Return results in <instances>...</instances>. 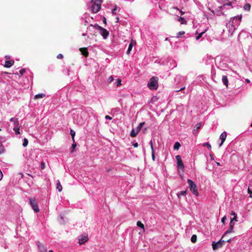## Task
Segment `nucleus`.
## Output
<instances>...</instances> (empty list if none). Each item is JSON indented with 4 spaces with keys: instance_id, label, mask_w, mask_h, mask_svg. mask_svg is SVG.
Instances as JSON below:
<instances>
[{
    "instance_id": "nucleus-1",
    "label": "nucleus",
    "mask_w": 252,
    "mask_h": 252,
    "mask_svg": "<svg viewBox=\"0 0 252 252\" xmlns=\"http://www.w3.org/2000/svg\"><path fill=\"white\" fill-rule=\"evenodd\" d=\"M102 0H92L91 8L93 13H97L101 8Z\"/></svg>"
},
{
    "instance_id": "nucleus-2",
    "label": "nucleus",
    "mask_w": 252,
    "mask_h": 252,
    "mask_svg": "<svg viewBox=\"0 0 252 252\" xmlns=\"http://www.w3.org/2000/svg\"><path fill=\"white\" fill-rule=\"evenodd\" d=\"M158 78L152 77L148 83V87L150 90H156L158 88Z\"/></svg>"
},
{
    "instance_id": "nucleus-3",
    "label": "nucleus",
    "mask_w": 252,
    "mask_h": 252,
    "mask_svg": "<svg viewBox=\"0 0 252 252\" xmlns=\"http://www.w3.org/2000/svg\"><path fill=\"white\" fill-rule=\"evenodd\" d=\"M187 182L189 185L190 190L195 195L198 196V193L196 184L190 179H188Z\"/></svg>"
},
{
    "instance_id": "nucleus-4",
    "label": "nucleus",
    "mask_w": 252,
    "mask_h": 252,
    "mask_svg": "<svg viewBox=\"0 0 252 252\" xmlns=\"http://www.w3.org/2000/svg\"><path fill=\"white\" fill-rule=\"evenodd\" d=\"M30 202L31 205L32 206L33 210L35 212H38L39 211V209L38 208L35 199L34 198H30Z\"/></svg>"
},
{
    "instance_id": "nucleus-5",
    "label": "nucleus",
    "mask_w": 252,
    "mask_h": 252,
    "mask_svg": "<svg viewBox=\"0 0 252 252\" xmlns=\"http://www.w3.org/2000/svg\"><path fill=\"white\" fill-rule=\"evenodd\" d=\"M97 26H93L91 25L87 28V31L90 35L96 36L97 32L96 31Z\"/></svg>"
},
{
    "instance_id": "nucleus-6",
    "label": "nucleus",
    "mask_w": 252,
    "mask_h": 252,
    "mask_svg": "<svg viewBox=\"0 0 252 252\" xmlns=\"http://www.w3.org/2000/svg\"><path fill=\"white\" fill-rule=\"evenodd\" d=\"M229 227L227 230V231L223 234L222 236L221 237V239H223L225 237H226V234L227 233H230L233 232V229L234 225V223L233 222V220H231L230 223H229Z\"/></svg>"
},
{
    "instance_id": "nucleus-7",
    "label": "nucleus",
    "mask_w": 252,
    "mask_h": 252,
    "mask_svg": "<svg viewBox=\"0 0 252 252\" xmlns=\"http://www.w3.org/2000/svg\"><path fill=\"white\" fill-rule=\"evenodd\" d=\"M97 30H99L101 32V35L103 37L104 39L107 38L109 33V32L106 30L105 29L102 28L100 26L97 25Z\"/></svg>"
},
{
    "instance_id": "nucleus-8",
    "label": "nucleus",
    "mask_w": 252,
    "mask_h": 252,
    "mask_svg": "<svg viewBox=\"0 0 252 252\" xmlns=\"http://www.w3.org/2000/svg\"><path fill=\"white\" fill-rule=\"evenodd\" d=\"M222 239H221L217 243H216L215 242H213L212 243V247L214 250H216L222 246L223 243L222 241Z\"/></svg>"
},
{
    "instance_id": "nucleus-9",
    "label": "nucleus",
    "mask_w": 252,
    "mask_h": 252,
    "mask_svg": "<svg viewBox=\"0 0 252 252\" xmlns=\"http://www.w3.org/2000/svg\"><path fill=\"white\" fill-rule=\"evenodd\" d=\"M176 158L177 160V167L178 168L184 169V165L182 161L181 157L179 155L176 156Z\"/></svg>"
},
{
    "instance_id": "nucleus-10",
    "label": "nucleus",
    "mask_w": 252,
    "mask_h": 252,
    "mask_svg": "<svg viewBox=\"0 0 252 252\" xmlns=\"http://www.w3.org/2000/svg\"><path fill=\"white\" fill-rule=\"evenodd\" d=\"M89 240L87 235H83L81 238L79 239V244L81 245L84 244L85 242L88 241Z\"/></svg>"
},
{
    "instance_id": "nucleus-11",
    "label": "nucleus",
    "mask_w": 252,
    "mask_h": 252,
    "mask_svg": "<svg viewBox=\"0 0 252 252\" xmlns=\"http://www.w3.org/2000/svg\"><path fill=\"white\" fill-rule=\"evenodd\" d=\"M202 124L201 123L197 124L193 128L192 133L194 135H196L198 130L201 128Z\"/></svg>"
},
{
    "instance_id": "nucleus-12",
    "label": "nucleus",
    "mask_w": 252,
    "mask_h": 252,
    "mask_svg": "<svg viewBox=\"0 0 252 252\" xmlns=\"http://www.w3.org/2000/svg\"><path fill=\"white\" fill-rule=\"evenodd\" d=\"M37 246L40 252H47L46 247L44 244L40 242H38Z\"/></svg>"
},
{
    "instance_id": "nucleus-13",
    "label": "nucleus",
    "mask_w": 252,
    "mask_h": 252,
    "mask_svg": "<svg viewBox=\"0 0 252 252\" xmlns=\"http://www.w3.org/2000/svg\"><path fill=\"white\" fill-rule=\"evenodd\" d=\"M79 51L81 52L82 55L84 56L85 57H88L89 52L88 51L87 48H86V47L80 48Z\"/></svg>"
},
{
    "instance_id": "nucleus-14",
    "label": "nucleus",
    "mask_w": 252,
    "mask_h": 252,
    "mask_svg": "<svg viewBox=\"0 0 252 252\" xmlns=\"http://www.w3.org/2000/svg\"><path fill=\"white\" fill-rule=\"evenodd\" d=\"M227 136V133L225 131L223 132L220 135V138L221 139V142L220 144V147L221 146L223 142L226 139Z\"/></svg>"
},
{
    "instance_id": "nucleus-15",
    "label": "nucleus",
    "mask_w": 252,
    "mask_h": 252,
    "mask_svg": "<svg viewBox=\"0 0 252 252\" xmlns=\"http://www.w3.org/2000/svg\"><path fill=\"white\" fill-rule=\"evenodd\" d=\"M14 63V61L13 60L6 61L4 64L5 67H10Z\"/></svg>"
},
{
    "instance_id": "nucleus-16",
    "label": "nucleus",
    "mask_w": 252,
    "mask_h": 252,
    "mask_svg": "<svg viewBox=\"0 0 252 252\" xmlns=\"http://www.w3.org/2000/svg\"><path fill=\"white\" fill-rule=\"evenodd\" d=\"M136 44V42L134 41V40H132L131 41V42L129 44V46H128V49H127V52L126 53L127 54H129L132 48V47L133 46V44Z\"/></svg>"
},
{
    "instance_id": "nucleus-17",
    "label": "nucleus",
    "mask_w": 252,
    "mask_h": 252,
    "mask_svg": "<svg viewBox=\"0 0 252 252\" xmlns=\"http://www.w3.org/2000/svg\"><path fill=\"white\" fill-rule=\"evenodd\" d=\"M222 81L224 85L227 87L228 86V80L227 79V77L226 75L222 76Z\"/></svg>"
},
{
    "instance_id": "nucleus-18",
    "label": "nucleus",
    "mask_w": 252,
    "mask_h": 252,
    "mask_svg": "<svg viewBox=\"0 0 252 252\" xmlns=\"http://www.w3.org/2000/svg\"><path fill=\"white\" fill-rule=\"evenodd\" d=\"M150 144L151 148L152 150V159L154 161L155 160V152H154V147H153V142H152V140L150 141Z\"/></svg>"
},
{
    "instance_id": "nucleus-19",
    "label": "nucleus",
    "mask_w": 252,
    "mask_h": 252,
    "mask_svg": "<svg viewBox=\"0 0 252 252\" xmlns=\"http://www.w3.org/2000/svg\"><path fill=\"white\" fill-rule=\"evenodd\" d=\"M57 185L56 189L58 190V191L59 192H61L63 189V188H62V186L61 185L59 180L57 181V185Z\"/></svg>"
},
{
    "instance_id": "nucleus-20",
    "label": "nucleus",
    "mask_w": 252,
    "mask_h": 252,
    "mask_svg": "<svg viewBox=\"0 0 252 252\" xmlns=\"http://www.w3.org/2000/svg\"><path fill=\"white\" fill-rule=\"evenodd\" d=\"M138 131L137 130H135V129H132L130 132V136L132 137H135L136 136L137 134L138 133Z\"/></svg>"
},
{
    "instance_id": "nucleus-21",
    "label": "nucleus",
    "mask_w": 252,
    "mask_h": 252,
    "mask_svg": "<svg viewBox=\"0 0 252 252\" xmlns=\"http://www.w3.org/2000/svg\"><path fill=\"white\" fill-rule=\"evenodd\" d=\"M179 22L181 23V24L183 25H187V21L184 19V18L181 17L178 20Z\"/></svg>"
},
{
    "instance_id": "nucleus-22",
    "label": "nucleus",
    "mask_w": 252,
    "mask_h": 252,
    "mask_svg": "<svg viewBox=\"0 0 252 252\" xmlns=\"http://www.w3.org/2000/svg\"><path fill=\"white\" fill-rule=\"evenodd\" d=\"M251 5L250 3H246L244 6V9L246 11H250L251 9Z\"/></svg>"
},
{
    "instance_id": "nucleus-23",
    "label": "nucleus",
    "mask_w": 252,
    "mask_h": 252,
    "mask_svg": "<svg viewBox=\"0 0 252 252\" xmlns=\"http://www.w3.org/2000/svg\"><path fill=\"white\" fill-rule=\"evenodd\" d=\"M45 96V94H36L34 96V99H38L40 98H43Z\"/></svg>"
},
{
    "instance_id": "nucleus-24",
    "label": "nucleus",
    "mask_w": 252,
    "mask_h": 252,
    "mask_svg": "<svg viewBox=\"0 0 252 252\" xmlns=\"http://www.w3.org/2000/svg\"><path fill=\"white\" fill-rule=\"evenodd\" d=\"M181 146V144L178 142H176L174 145V149L175 150H179Z\"/></svg>"
},
{
    "instance_id": "nucleus-25",
    "label": "nucleus",
    "mask_w": 252,
    "mask_h": 252,
    "mask_svg": "<svg viewBox=\"0 0 252 252\" xmlns=\"http://www.w3.org/2000/svg\"><path fill=\"white\" fill-rule=\"evenodd\" d=\"M145 124V123L144 122H142V123H141L139 124V125H138V126H137V128H136V130H137V131L139 132L142 127H143V126H144V125Z\"/></svg>"
},
{
    "instance_id": "nucleus-26",
    "label": "nucleus",
    "mask_w": 252,
    "mask_h": 252,
    "mask_svg": "<svg viewBox=\"0 0 252 252\" xmlns=\"http://www.w3.org/2000/svg\"><path fill=\"white\" fill-rule=\"evenodd\" d=\"M70 134H71V136L72 137V139L73 141V143H74V137L75 135V132L73 130L71 129L70 130Z\"/></svg>"
},
{
    "instance_id": "nucleus-27",
    "label": "nucleus",
    "mask_w": 252,
    "mask_h": 252,
    "mask_svg": "<svg viewBox=\"0 0 252 252\" xmlns=\"http://www.w3.org/2000/svg\"><path fill=\"white\" fill-rule=\"evenodd\" d=\"M76 146H77V145L75 143V142H74V143H73V144L72 145L71 147L70 148L71 153H73L75 151L74 149L76 148Z\"/></svg>"
},
{
    "instance_id": "nucleus-28",
    "label": "nucleus",
    "mask_w": 252,
    "mask_h": 252,
    "mask_svg": "<svg viewBox=\"0 0 252 252\" xmlns=\"http://www.w3.org/2000/svg\"><path fill=\"white\" fill-rule=\"evenodd\" d=\"M186 194H187V190H184V191H180L178 194V197H179V198H180L181 195H184V196H185L186 195Z\"/></svg>"
},
{
    "instance_id": "nucleus-29",
    "label": "nucleus",
    "mask_w": 252,
    "mask_h": 252,
    "mask_svg": "<svg viewBox=\"0 0 252 252\" xmlns=\"http://www.w3.org/2000/svg\"><path fill=\"white\" fill-rule=\"evenodd\" d=\"M197 241V236L196 235H193L191 237V241L194 243Z\"/></svg>"
},
{
    "instance_id": "nucleus-30",
    "label": "nucleus",
    "mask_w": 252,
    "mask_h": 252,
    "mask_svg": "<svg viewBox=\"0 0 252 252\" xmlns=\"http://www.w3.org/2000/svg\"><path fill=\"white\" fill-rule=\"evenodd\" d=\"M136 224L138 227L144 229V225L141 221H138Z\"/></svg>"
},
{
    "instance_id": "nucleus-31",
    "label": "nucleus",
    "mask_w": 252,
    "mask_h": 252,
    "mask_svg": "<svg viewBox=\"0 0 252 252\" xmlns=\"http://www.w3.org/2000/svg\"><path fill=\"white\" fill-rule=\"evenodd\" d=\"M10 121L11 122H14V126H13V130L16 132V124H15V123H16V119L14 118H12L10 119Z\"/></svg>"
},
{
    "instance_id": "nucleus-32",
    "label": "nucleus",
    "mask_w": 252,
    "mask_h": 252,
    "mask_svg": "<svg viewBox=\"0 0 252 252\" xmlns=\"http://www.w3.org/2000/svg\"><path fill=\"white\" fill-rule=\"evenodd\" d=\"M122 80L120 79H117L116 82V86L117 87H119L122 85L121 83Z\"/></svg>"
},
{
    "instance_id": "nucleus-33",
    "label": "nucleus",
    "mask_w": 252,
    "mask_h": 252,
    "mask_svg": "<svg viewBox=\"0 0 252 252\" xmlns=\"http://www.w3.org/2000/svg\"><path fill=\"white\" fill-rule=\"evenodd\" d=\"M28 143H29V141H28V139L27 138H24V142H23V146L24 147H26L28 145Z\"/></svg>"
},
{
    "instance_id": "nucleus-34",
    "label": "nucleus",
    "mask_w": 252,
    "mask_h": 252,
    "mask_svg": "<svg viewBox=\"0 0 252 252\" xmlns=\"http://www.w3.org/2000/svg\"><path fill=\"white\" fill-rule=\"evenodd\" d=\"M205 32L204 31V32H202L200 33H199V34H198V35L196 37V40H198L199 39H200V38L202 37V35L205 33Z\"/></svg>"
},
{
    "instance_id": "nucleus-35",
    "label": "nucleus",
    "mask_w": 252,
    "mask_h": 252,
    "mask_svg": "<svg viewBox=\"0 0 252 252\" xmlns=\"http://www.w3.org/2000/svg\"><path fill=\"white\" fill-rule=\"evenodd\" d=\"M230 241H231L230 238H225V237L222 240V241L223 242V243L230 242Z\"/></svg>"
},
{
    "instance_id": "nucleus-36",
    "label": "nucleus",
    "mask_w": 252,
    "mask_h": 252,
    "mask_svg": "<svg viewBox=\"0 0 252 252\" xmlns=\"http://www.w3.org/2000/svg\"><path fill=\"white\" fill-rule=\"evenodd\" d=\"M185 32L184 31H181V32H179L178 33H177V37H179L180 36H181L182 35H183L185 34Z\"/></svg>"
},
{
    "instance_id": "nucleus-37",
    "label": "nucleus",
    "mask_w": 252,
    "mask_h": 252,
    "mask_svg": "<svg viewBox=\"0 0 252 252\" xmlns=\"http://www.w3.org/2000/svg\"><path fill=\"white\" fill-rule=\"evenodd\" d=\"M203 146L207 147L209 149H211V145L209 143H204Z\"/></svg>"
},
{
    "instance_id": "nucleus-38",
    "label": "nucleus",
    "mask_w": 252,
    "mask_h": 252,
    "mask_svg": "<svg viewBox=\"0 0 252 252\" xmlns=\"http://www.w3.org/2000/svg\"><path fill=\"white\" fill-rule=\"evenodd\" d=\"M26 69H22L19 71L20 74L21 76H22L24 73L25 72Z\"/></svg>"
},
{
    "instance_id": "nucleus-39",
    "label": "nucleus",
    "mask_w": 252,
    "mask_h": 252,
    "mask_svg": "<svg viewBox=\"0 0 252 252\" xmlns=\"http://www.w3.org/2000/svg\"><path fill=\"white\" fill-rule=\"evenodd\" d=\"M234 19H238L239 20L241 21V19H242V15H238L237 16H235L234 18Z\"/></svg>"
},
{
    "instance_id": "nucleus-40",
    "label": "nucleus",
    "mask_w": 252,
    "mask_h": 252,
    "mask_svg": "<svg viewBox=\"0 0 252 252\" xmlns=\"http://www.w3.org/2000/svg\"><path fill=\"white\" fill-rule=\"evenodd\" d=\"M114 78L112 76H111L108 78V81L109 82H112Z\"/></svg>"
},
{
    "instance_id": "nucleus-41",
    "label": "nucleus",
    "mask_w": 252,
    "mask_h": 252,
    "mask_svg": "<svg viewBox=\"0 0 252 252\" xmlns=\"http://www.w3.org/2000/svg\"><path fill=\"white\" fill-rule=\"evenodd\" d=\"M45 165L44 162H42L41 163V168L42 169H44L45 168Z\"/></svg>"
},
{
    "instance_id": "nucleus-42",
    "label": "nucleus",
    "mask_w": 252,
    "mask_h": 252,
    "mask_svg": "<svg viewBox=\"0 0 252 252\" xmlns=\"http://www.w3.org/2000/svg\"><path fill=\"white\" fill-rule=\"evenodd\" d=\"M248 193H249L250 194V197L251 198H252V191L249 188H248Z\"/></svg>"
},
{
    "instance_id": "nucleus-43",
    "label": "nucleus",
    "mask_w": 252,
    "mask_h": 252,
    "mask_svg": "<svg viewBox=\"0 0 252 252\" xmlns=\"http://www.w3.org/2000/svg\"><path fill=\"white\" fill-rule=\"evenodd\" d=\"M117 10V7H116L115 8H114L113 10H112V13L113 14H116V11Z\"/></svg>"
},
{
    "instance_id": "nucleus-44",
    "label": "nucleus",
    "mask_w": 252,
    "mask_h": 252,
    "mask_svg": "<svg viewBox=\"0 0 252 252\" xmlns=\"http://www.w3.org/2000/svg\"><path fill=\"white\" fill-rule=\"evenodd\" d=\"M63 55L61 54H60L57 56V58L59 59H62L63 58Z\"/></svg>"
},
{
    "instance_id": "nucleus-45",
    "label": "nucleus",
    "mask_w": 252,
    "mask_h": 252,
    "mask_svg": "<svg viewBox=\"0 0 252 252\" xmlns=\"http://www.w3.org/2000/svg\"><path fill=\"white\" fill-rule=\"evenodd\" d=\"M226 220V217L225 216H224L222 219H221V222L224 224V222H225V220Z\"/></svg>"
},
{
    "instance_id": "nucleus-46",
    "label": "nucleus",
    "mask_w": 252,
    "mask_h": 252,
    "mask_svg": "<svg viewBox=\"0 0 252 252\" xmlns=\"http://www.w3.org/2000/svg\"><path fill=\"white\" fill-rule=\"evenodd\" d=\"M105 118L106 119H108V120H111L112 119V117H111L110 116H109L108 115H106Z\"/></svg>"
},
{
    "instance_id": "nucleus-47",
    "label": "nucleus",
    "mask_w": 252,
    "mask_h": 252,
    "mask_svg": "<svg viewBox=\"0 0 252 252\" xmlns=\"http://www.w3.org/2000/svg\"><path fill=\"white\" fill-rule=\"evenodd\" d=\"M133 146L135 147V148H137L138 147V143L136 142V143H134L133 144Z\"/></svg>"
},
{
    "instance_id": "nucleus-48",
    "label": "nucleus",
    "mask_w": 252,
    "mask_h": 252,
    "mask_svg": "<svg viewBox=\"0 0 252 252\" xmlns=\"http://www.w3.org/2000/svg\"><path fill=\"white\" fill-rule=\"evenodd\" d=\"M3 177V174L2 172L0 170V181L2 179Z\"/></svg>"
},
{
    "instance_id": "nucleus-49",
    "label": "nucleus",
    "mask_w": 252,
    "mask_h": 252,
    "mask_svg": "<svg viewBox=\"0 0 252 252\" xmlns=\"http://www.w3.org/2000/svg\"><path fill=\"white\" fill-rule=\"evenodd\" d=\"M185 87H183V88H182L180 90L176 91V92H180V91H182V90H185Z\"/></svg>"
},
{
    "instance_id": "nucleus-50",
    "label": "nucleus",
    "mask_w": 252,
    "mask_h": 252,
    "mask_svg": "<svg viewBox=\"0 0 252 252\" xmlns=\"http://www.w3.org/2000/svg\"><path fill=\"white\" fill-rule=\"evenodd\" d=\"M20 134L19 128H17V134Z\"/></svg>"
},
{
    "instance_id": "nucleus-51",
    "label": "nucleus",
    "mask_w": 252,
    "mask_h": 252,
    "mask_svg": "<svg viewBox=\"0 0 252 252\" xmlns=\"http://www.w3.org/2000/svg\"><path fill=\"white\" fill-rule=\"evenodd\" d=\"M231 214V215L234 216V217L237 216L236 213L234 212H233V211H232Z\"/></svg>"
},
{
    "instance_id": "nucleus-52",
    "label": "nucleus",
    "mask_w": 252,
    "mask_h": 252,
    "mask_svg": "<svg viewBox=\"0 0 252 252\" xmlns=\"http://www.w3.org/2000/svg\"><path fill=\"white\" fill-rule=\"evenodd\" d=\"M232 220H233V221L234 220H236V221H237V216H234V218H233Z\"/></svg>"
},
{
    "instance_id": "nucleus-53",
    "label": "nucleus",
    "mask_w": 252,
    "mask_h": 252,
    "mask_svg": "<svg viewBox=\"0 0 252 252\" xmlns=\"http://www.w3.org/2000/svg\"><path fill=\"white\" fill-rule=\"evenodd\" d=\"M210 156L211 158V159H212V160H214V158H213V156H212V154H210Z\"/></svg>"
},
{
    "instance_id": "nucleus-54",
    "label": "nucleus",
    "mask_w": 252,
    "mask_h": 252,
    "mask_svg": "<svg viewBox=\"0 0 252 252\" xmlns=\"http://www.w3.org/2000/svg\"><path fill=\"white\" fill-rule=\"evenodd\" d=\"M246 82L247 83H249L250 82V81L249 79H246Z\"/></svg>"
},
{
    "instance_id": "nucleus-55",
    "label": "nucleus",
    "mask_w": 252,
    "mask_h": 252,
    "mask_svg": "<svg viewBox=\"0 0 252 252\" xmlns=\"http://www.w3.org/2000/svg\"><path fill=\"white\" fill-rule=\"evenodd\" d=\"M103 21L104 23H106V19L105 17L103 18Z\"/></svg>"
},
{
    "instance_id": "nucleus-56",
    "label": "nucleus",
    "mask_w": 252,
    "mask_h": 252,
    "mask_svg": "<svg viewBox=\"0 0 252 252\" xmlns=\"http://www.w3.org/2000/svg\"><path fill=\"white\" fill-rule=\"evenodd\" d=\"M231 3L229 2L227 4H224L223 6H225V5H231Z\"/></svg>"
},
{
    "instance_id": "nucleus-57",
    "label": "nucleus",
    "mask_w": 252,
    "mask_h": 252,
    "mask_svg": "<svg viewBox=\"0 0 252 252\" xmlns=\"http://www.w3.org/2000/svg\"><path fill=\"white\" fill-rule=\"evenodd\" d=\"M181 15H183L185 14V12H183L182 11H180Z\"/></svg>"
},
{
    "instance_id": "nucleus-58",
    "label": "nucleus",
    "mask_w": 252,
    "mask_h": 252,
    "mask_svg": "<svg viewBox=\"0 0 252 252\" xmlns=\"http://www.w3.org/2000/svg\"><path fill=\"white\" fill-rule=\"evenodd\" d=\"M119 18H118V17H117V19H116L117 22H119Z\"/></svg>"
},
{
    "instance_id": "nucleus-59",
    "label": "nucleus",
    "mask_w": 252,
    "mask_h": 252,
    "mask_svg": "<svg viewBox=\"0 0 252 252\" xmlns=\"http://www.w3.org/2000/svg\"><path fill=\"white\" fill-rule=\"evenodd\" d=\"M217 164L219 166L220 165V164L219 162H217Z\"/></svg>"
},
{
    "instance_id": "nucleus-60",
    "label": "nucleus",
    "mask_w": 252,
    "mask_h": 252,
    "mask_svg": "<svg viewBox=\"0 0 252 252\" xmlns=\"http://www.w3.org/2000/svg\"><path fill=\"white\" fill-rule=\"evenodd\" d=\"M18 174L20 175L21 176V178H22L23 174L22 173H19Z\"/></svg>"
},
{
    "instance_id": "nucleus-61",
    "label": "nucleus",
    "mask_w": 252,
    "mask_h": 252,
    "mask_svg": "<svg viewBox=\"0 0 252 252\" xmlns=\"http://www.w3.org/2000/svg\"><path fill=\"white\" fill-rule=\"evenodd\" d=\"M174 8L177 10H179V9L177 7H174Z\"/></svg>"
},
{
    "instance_id": "nucleus-62",
    "label": "nucleus",
    "mask_w": 252,
    "mask_h": 252,
    "mask_svg": "<svg viewBox=\"0 0 252 252\" xmlns=\"http://www.w3.org/2000/svg\"><path fill=\"white\" fill-rule=\"evenodd\" d=\"M82 35V36H85L86 35V33H83Z\"/></svg>"
},
{
    "instance_id": "nucleus-63",
    "label": "nucleus",
    "mask_w": 252,
    "mask_h": 252,
    "mask_svg": "<svg viewBox=\"0 0 252 252\" xmlns=\"http://www.w3.org/2000/svg\"><path fill=\"white\" fill-rule=\"evenodd\" d=\"M49 252H54L52 250L49 251Z\"/></svg>"
},
{
    "instance_id": "nucleus-64",
    "label": "nucleus",
    "mask_w": 252,
    "mask_h": 252,
    "mask_svg": "<svg viewBox=\"0 0 252 252\" xmlns=\"http://www.w3.org/2000/svg\"><path fill=\"white\" fill-rule=\"evenodd\" d=\"M1 130V129H0V131Z\"/></svg>"
}]
</instances>
